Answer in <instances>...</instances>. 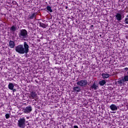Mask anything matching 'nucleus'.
Wrapping results in <instances>:
<instances>
[{"label": "nucleus", "mask_w": 128, "mask_h": 128, "mask_svg": "<svg viewBox=\"0 0 128 128\" xmlns=\"http://www.w3.org/2000/svg\"><path fill=\"white\" fill-rule=\"evenodd\" d=\"M28 44L26 43V42H24V48L22 45H19L16 46V52H18V54H28Z\"/></svg>", "instance_id": "f257e3e1"}, {"label": "nucleus", "mask_w": 128, "mask_h": 128, "mask_svg": "<svg viewBox=\"0 0 128 128\" xmlns=\"http://www.w3.org/2000/svg\"><path fill=\"white\" fill-rule=\"evenodd\" d=\"M88 80L86 79L80 80L76 82V84L82 88H86L88 86Z\"/></svg>", "instance_id": "f03ea898"}, {"label": "nucleus", "mask_w": 128, "mask_h": 128, "mask_svg": "<svg viewBox=\"0 0 128 128\" xmlns=\"http://www.w3.org/2000/svg\"><path fill=\"white\" fill-rule=\"evenodd\" d=\"M18 36L20 38H26L28 36V31L26 29L21 30L18 34Z\"/></svg>", "instance_id": "7ed1b4c3"}, {"label": "nucleus", "mask_w": 128, "mask_h": 128, "mask_svg": "<svg viewBox=\"0 0 128 128\" xmlns=\"http://www.w3.org/2000/svg\"><path fill=\"white\" fill-rule=\"evenodd\" d=\"M18 126L19 128H24L26 126V119L24 118H21L18 121Z\"/></svg>", "instance_id": "20e7f679"}, {"label": "nucleus", "mask_w": 128, "mask_h": 128, "mask_svg": "<svg viewBox=\"0 0 128 128\" xmlns=\"http://www.w3.org/2000/svg\"><path fill=\"white\" fill-rule=\"evenodd\" d=\"M124 82V78H120L116 82V84H117L118 86H122Z\"/></svg>", "instance_id": "39448f33"}, {"label": "nucleus", "mask_w": 128, "mask_h": 128, "mask_svg": "<svg viewBox=\"0 0 128 128\" xmlns=\"http://www.w3.org/2000/svg\"><path fill=\"white\" fill-rule=\"evenodd\" d=\"M24 114H30L32 110V106H28L22 110Z\"/></svg>", "instance_id": "423d86ee"}, {"label": "nucleus", "mask_w": 128, "mask_h": 128, "mask_svg": "<svg viewBox=\"0 0 128 128\" xmlns=\"http://www.w3.org/2000/svg\"><path fill=\"white\" fill-rule=\"evenodd\" d=\"M72 92L78 94V92H82V88L78 86H74L72 88Z\"/></svg>", "instance_id": "0eeeda50"}, {"label": "nucleus", "mask_w": 128, "mask_h": 128, "mask_svg": "<svg viewBox=\"0 0 128 128\" xmlns=\"http://www.w3.org/2000/svg\"><path fill=\"white\" fill-rule=\"evenodd\" d=\"M98 88V84H96V82H94L90 86V90H96Z\"/></svg>", "instance_id": "6e6552de"}, {"label": "nucleus", "mask_w": 128, "mask_h": 128, "mask_svg": "<svg viewBox=\"0 0 128 128\" xmlns=\"http://www.w3.org/2000/svg\"><path fill=\"white\" fill-rule=\"evenodd\" d=\"M117 20H122V14L120 13H117L115 16Z\"/></svg>", "instance_id": "1a4fd4ad"}, {"label": "nucleus", "mask_w": 128, "mask_h": 128, "mask_svg": "<svg viewBox=\"0 0 128 128\" xmlns=\"http://www.w3.org/2000/svg\"><path fill=\"white\" fill-rule=\"evenodd\" d=\"M110 108L112 110H118V107L114 104L110 106Z\"/></svg>", "instance_id": "9d476101"}, {"label": "nucleus", "mask_w": 128, "mask_h": 128, "mask_svg": "<svg viewBox=\"0 0 128 128\" xmlns=\"http://www.w3.org/2000/svg\"><path fill=\"white\" fill-rule=\"evenodd\" d=\"M38 94L36 92H32L30 94V98H36Z\"/></svg>", "instance_id": "9b49d317"}, {"label": "nucleus", "mask_w": 128, "mask_h": 128, "mask_svg": "<svg viewBox=\"0 0 128 128\" xmlns=\"http://www.w3.org/2000/svg\"><path fill=\"white\" fill-rule=\"evenodd\" d=\"M102 76L104 80L105 78H110V74H106V73H102Z\"/></svg>", "instance_id": "f8f14e48"}, {"label": "nucleus", "mask_w": 128, "mask_h": 128, "mask_svg": "<svg viewBox=\"0 0 128 128\" xmlns=\"http://www.w3.org/2000/svg\"><path fill=\"white\" fill-rule=\"evenodd\" d=\"M36 13L33 12L31 15L29 16L28 18L30 20H33V18H36Z\"/></svg>", "instance_id": "ddd939ff"}, {"label": "nucleus", "mask_w": 128, "mask_h": 128, "mask_svg": "<svg viewBox=\"0 0 128 128\" xmlns=\"http://www.w3.org/2000/svg\"><path fill=\"white\" fill-rule=\"evenodd\" d=\"M39 24H40V28H46V24H44V23L40 22L39 23Z\"/></svg>", "instance_id": "4468645a"}, {"label": "nucleus", "mask_w": 128, "mask_h": 128, "mask_svg": "<svg viewBox=\"0 0 128 128\" xmlns=\"http://www.w3.org/2000/svg\"><path fill=\"white\" fill-rule=\"evenodd\" d=\"M106 84V80H102L101 81L99 82V84L102 86H104V84Z\"/></svg>", "instance_id": "2eb2a0df"}, {"label": "nucleus", "mask_w": 128, "mask_h": 128, "mask_svg": "<svg viewBox=\"0 0 128 128\" xmlns=\"http://www.w3.org/2000/svg\"><path fill=\"white\" fill-rule=\"evenodd\" d=\"M9 46H10V48H14V42H12V41H10L9 42Z\"/></svg>", "instance_id": "dca6fc26"}, {"label": "nucleus", "mask_w": 128, "mask_h": 128, "mask_svg": "<svg viewBox=\"0 0 128 128\" xmlns=\"http://www.w3.org/2000/svg\"><path fill=\"white\" fill-rule=\"evenodd\" d=\"M46 8L50 12H52V7L50 6H47Z\"/></svg>", "instance_id": "f3484780"}, {"label": "nucleus", "mask_w": 128, "mask_h": 128, "mask_svg": "<svg viewBox=\"0 0 128 128\" xmlns=\"http://www.w3.org/2000/svg\"><path fill=\"white\" fill-rule=\"evenodd\" d=\"M8 88L10 90H14V84L10 83L8 85Z\"/></svg>", "instance_id": "a211bd4d"}, {"label": "nucleus", "mask_w": 128, "mask_h": 128, "mask_svg": "<svg viewBox=\"0 0 128 128\" xmlns=\"http://www.w3.org/2000/svg\"><path fill=\"white\" fill-rule=\"evenodd\" d=\"M10 30L11 32H14L16 31V26H12V27H11Z\"/></svg>", "instance_id": "6ab92c4d"}, {"label": "nucleus", "mask_w": 128, "mask_h": 128, "mask_svg": "<svg viewBox=\"0 0 128 128\" xmlns=\"http://www.w3.org/2000/svg\"><path fill=\"white\" fill-rule=\"evenodd\" d=\"M124 22H125V24H128V16H126V18L124 19Z\"/></svg>", "instance_id": "aec40b11"}, {"label": "nucleus", "mask_w": 128, "mask_h": 128, "mask_svg": "<svg viewBox=\"0 0 128 128\" xmlns=\"http://www.w3.org/2000/svg\"><path fill=\"white\" fill-rule=\"evenodd\" d=\"M124 82H128V76H124Z\"/></svg>", "instance_id": "412c9836"}, {"label": "nucleus", "mask_w": 128, "mask_h": 128, "mask_svg": "<svg viewBox=\"0 0 128 128\" xmlns=\"http://www.w3.org/2000/svg\"><path fill=\"white\" fill-rule=\"evenodd\" d=\"M5 116H6V118H10V114H7L5 115Z\"/></svg>", "instance_id": "4be33fe9"}, {"label": "nucleus", "mask_w": 128, "mask_h": 128, "mask_svg": "<svg viewBox=\"0 0 128 128\" xmlns=\"http://www.w3.org/2000/svg\"><path fill=\"white\" fill-rule=\"evenodd\" d=\"M90 30H94V25H91L90 26Z\"/></svg>", "instance_id": "5701e85b"}, {"label": "nucleus", "mask_w": 128, "mask_h": 128, "mask_svg": "<svg viewBox=\"0 0 128 128\" xmlns=\"http://www.w3.org/2000/svg\"><path fill=\"white\" fill-rule=\"evenodd\" d=\"M124 70H128V68H124Z\"/></svg>", "instance_id": "b1692460"}, {"label": "nucleus", "mask_w": 128, "mask_h": 128, "mask_svg": "<svg viewBox=\"0 0 128 128\" xmlns=\"http://www.w3.org/2000/svg\"><path fill=\"white\" fill-rule=\"evenodd\" d=\"M74 128H78V126H74Z\"/></svg>", "instance_id": "393cba45"}, {"label": "nucleus", "mask_w": 128, "mask_h": 128, "mask_svg": "<svg viewBox=\"0 0 128 128\" xmlns=\"http://www.w3.org/2000/svg\"><path fill=\"white\" fill-rule=\"evenodd\" d=\"M28 2H32V0H30L28 1Z\"/></svg>", "instance_id": "a878e982"}, {"label": "nucleus", "mask_w": 128, "mask_h": 128, "mask_svg": "<svg viewBox=\"0 0 128 128\" xmlns=\"http://www.w3.org/2000/svg\"><path fill=\"white\" fill-rule=\"evenodd\" d=\"M15 50H16V48H15Z\"/></svg>", "instance_id": "bb28decb"}, {"label": "nucleus", "mask_w": 128, "mask_h": 128, "mask_svg": "<svg viewBox=\"0 0 128 128\" xmlns=\"http://www.w3.org/2000/svg\"><path fill=\"white\" fill-rule=\"evenodd\" d=\"M66 8H68V6H66Z\"/></svg>", "instance_id": "cd10ccee"}, {"label": "nucleus", "mask_w": 128, "mask_h": 128, "mask_svg": "<svg viewBox=\"0 0 128 128\" xmlns=\"http://www.w3.org/2000/svg\"><path fill=\"white\" fill-rule=\"evenodd\" d=\"M14 90L16 91V90H14Z\"/></svg>", "instance_id": "c85d7f7f"}]
</instances>
